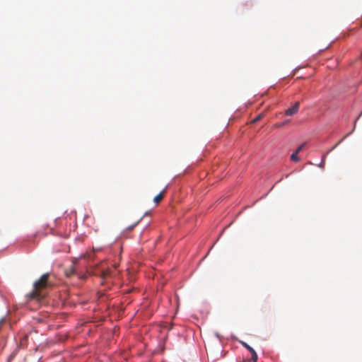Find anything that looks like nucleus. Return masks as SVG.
Instances as JSON below:
<instances>
[{
  "label": "nucleus",
  "instance_id": "nucleus-7",
  "mask_svg": "<svg viewBox=\"0 0 362 362\" xmlns=\"http://www.w3.org/2000/svg\"><path fill=\"white\" fill-rule=\"evenodd\" d=\"M298 153L296 152H294L291 154V159L293 160V161H295V162H298L300 160V158L298 156Z\"/></svg>",
  "mask_w": 362,
  "mask_h": 362
},
{
  "label": "nucleus",
  "instance_id": "nucleus-1",
  "mask_svg": "<svg viewBox=\"0 0 362 362\" xmlns=\"http://www.w3.org/2000/svg\"><path fill=\"white\" fill-rule=\"evenodd\" d=\"M49 274L45 273L42 276L35 281L33 284V290L28 295L29 300H40L43 299L45 294L43 293V290L50 286L49 282Z\"/></svg>",
  "mask_w": 362,
  "mask_h": 362
},
{
  "label": "nucleus",
  "instance_id": "nucleus-15",
  "mask_svg": "<svg viewBox=\"0 0 362 362\" xmlns=\"http://www.w3.org/2000/svg\"><path fill=\"white\" fill-rule=\"evenodd\" d=\"M361 115H362V112L360 113V115H358V117H361Z\"/></svg>",
  "mask_w": 362,
  "mask_h": 362
},
{
  "label": "nucleus",
  "instance_id": "nucleus-9",
  "mask_svg": "<svg viewBox=\"0 0 362 362\" xmlns=\"http://www.w3.org/2000/svg\"><path fill=\"white\" fill-rule=\"evenodd\" d=\"M288 122H289V120H286V121H284L283 122L277 123V124H275V127L276 128L282 127L283 126L287 124Z\"/></svg>",
  "mask_w": 362,
  "mask_h": 362
},
{
  "label": "nucleus",
  "instance_id": "nucleus-5",
  "mask_svg": "<svg viewBox=\"0 0 362 362\" xmlns=\"http://www.w3.org/2000/svg\"><path fill=\"white\" fill-rule=\"evenodd\" d=\"M76 262H73V264H71V266L69 268L65 269L64 273L67 277H70L72 275L76 274Z\"/></svg>",
  "mask_w": 362,
  "mask_h": 362
},
{
  "label": "nucleus",
  "instance_id": "nucleus-11",
  "mask_svg": "<svg viewBox=\"0 0 362 362\" xmlns=\"http://www.w3.org/2000/svg\"><path fill=\"white\" fill-rule=\"evenodd\" d=\"M305 145V143L302 144L300 146H299L298 147V148L296 150L295 152L299 153L302 151V149L304 148Z\"/></svg>",
  "mask_w": 362,
  "mask_h": 362
},
{
  "label": "nucleus",
  "instance_id": "nucleus-3",
  "mask_svg": "<svg viewBox=\"0 0 362 362\" xmlns=\"http://www.w3.org/2000/svg\"><path fill=\"white\" fill-rule=\"evenodd\" d=\"M241 344L245 348H246L247 349V351L250 352L251 356H252L251 359H252V362H257L258 356H257V354L255 352V351L250 346H249L247 343L242 341Z\"/></svg>",
  "mask_w": 362,
  "mask_h": 362
},
{
  "label": "nucleus",
  "instance_id": "nucleus-14",
  "mask_svg": "<svg viewBox=\"0 0 362 362\" xmlns=\"http://www.w3.org/2000/svg\"><path fill=\"white\" fill-rule=\"evenodd\" d=\"M361 115H362V112L360 113V115H358V117H361Z\"/></svg>",
  "mask_w": 362,
  "mask_h": 362
},
{
  "label": "nucleus",
  "instance_id": "nucleus-12",
  "mask_svg": "<svg viewBox=\"0 0 362 362\" xmlns=\"http://www.w3.org/2000/svg\"><path fill=\"white\" fill-rule=\"evenodd\" d=\"M350 134H352V132H350L349 134H346L341 141H339L337 144H339L344 139H345L346 136H348Z\"/></svg>",
  "mask_w": 362,
  "mask_h": 362
},
{
  "label": "nucleus",
  "instance_id": "nucleus-2",
  "mask_svg": "<svg viewBox=\"0 0 362 362\" xmlns=\"http://www.w3.org/2000/svg\"><path fill=\"white\" fill-rule=\"evenodd\" d=\"M299 107L300 103L296 102L293 106L285 110V115L287 116H292L296 115L298 112Z\"/></svg>",
  "mask_w": 362,
  "mask_h": 362
},
{
  "label": "nucleus",
  "instance_id": "nucleus-13",
  "mask_svg": "<svg viewBox=\"0 0 362 362\" xmlns=\"http://www.w3.org/2000/svg\"><path fill=\"white\" fill-rule=\"evenodd\" d=\"M355 127H356V122L354 123L353 131L354 130Z\"/></svg>",
  "mask_w": 362,
  "mask_h": 362
},
{
  "label": "nucleus",
  "instance_id": "nucleus-10",
  "mask_svg": "<svg viewBox=\"0 0 362 362\" xmlns=\"http://www.w3.org/2000/svg\"><path fill=\"white\" fill-rule=\"evenodd\" d=\"M263 117L262 114H259L258 116H257L253 120H252L251 123H256L258 121H259Z\"/></svg>",
  "mask_w": 362,
  "mask_h": 362
},
{
  "label": "nucleus",
  "instance_id": "nucleus-8",
  "mask_svg": "<svg viewBox=\"0 0 362 362\" xmlns=\"http://www.w3.org/2000/svg\"><path fill=\"white\" fill-rule=\"evenodd\" d=\"M337 145H338V144H337L329 151H328L325 155H324L322 156V163L320 165V167H323V165L325 164V160L326 155L328 154L332 150H333Z\"/></svg>",
  "mask_w": 362,
  "mask_h": 362
},
{
  "label": "nucleus",
  "instance_id": "nucleus-16",
  "mask_svg": "<svg viewBox=\"0 0 362 362\" xmlns=\"http://www.w3.org/2000/svg\"><path fill=\"white\" fill-rule=\"evenodd\" d=\"M361 115H362V112L360 113V115H358V117H361Z\"/></svg>",
  "mask_w": 362,
  "mask_h": 362
},
{
  "label": "nucleus",
  "instance_id": "nucleus-6",
  "mask_svg": "<svg viewBox=\"0 0 362 362\" xmlns=\"http://www.w3.org/2000/svg\"><path fill=\"white\" fill-rule=\"evenodd\" d=\"M164 192L165 190H163V192H160L158 195H156L153 199L154 202L158 204L163 199L164 197Z\"/></svg>",
  "mask_w": 362,
  "mask_h": 362
},
{
  "label": "nucleus",
  "instance_id": "nucleus-4",
  "mask_svg": "<svg viewBox=\"0 0 362 362\" xmlns=\"http://www.w3.org/2000/svg\"><path fill=\"white\" fill-rule=\"evenodd\" d=\"M110 276V270L109 269H103L100 272V277L101 278V284H104Z\"/></svg>",
  "mask_w": 362,
  "mask_h": 362
}]
</instances>
